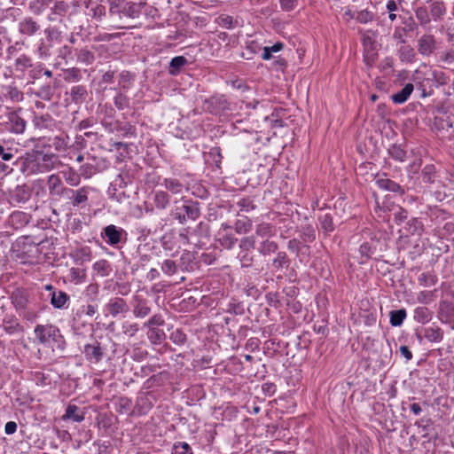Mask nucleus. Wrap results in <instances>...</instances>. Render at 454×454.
Returning <instances> with one entry per match:
<instances>
[{
	"mask_svg": "<svg viewBox=\"0 0 454 454\" xmlns=\"http://www.w3.org/2000/svg\"><path fill=\"white\" fill-rule=\"evenodd\" d=\"M16 167L26 176L43 174L54 169L59 163L54 153L31 150L15 160Z\"/></svg>",
	"mask_w": 454,
	"mask_h": 454,
	"instance_id": "nucleus-1",
	"label": "nucleus"
},
{
	"mask_svg": "<svg viewBox=\"0 0 454 454\" xmlns=\"http://www.w3.org/2000/svg\"><path fill=\"white\" fill-rule=\"evenodd\" d=\"M36 342L51 350L63 352L67 348V341L59 328L52 324L36 325L34 329Z\"/></svg>",
	"mask_w": 454,
	"mask_h": 454,
	"instance_id": "nucleus-2",
	"label": "nucleus"
},
{
	"mask_svg": "<svg viewBox=\"0 0 454 454\" xmlns=\"http://www.w3.org/2000/svg\"><path fill=\"white\" fill-rule=\"evenodd\" d=\"M170 215L180 224H184L189 220L196 221L200 215V203L192 200L175 201Z\"/></svg>",
	"mask_w": 454,
	"mask_h": 454,
	"instance_id": "nucleus-3",
	"label": "nucleus"
},
{
	"mask_svg": "<svg viewBox=\"0 0 454 454\" xmlns=\"http://www.w3.org/2000/svg\"><path fill=\"white\" fill-rule=\"evenodd\" d=\"M109 4V15L114 20L122 17L130 19L138 18L141 14V8L145 5L142 3L125 2L123 0H107Z\"/></svg>",
	"mask_w": 454,
	"mask_h": 454,
	"instance_id": "nucleus-4",
	"label": "nucleus"
},
{
	"mask_svg": "<svg viewBox=\"0 0 454 454\" xmlns=\"http://www.w3.org/2000/svg\"><path fill=\"white\" fill-rule=\"evenodd\" d=\"M109 167L110 161L106 158L88 153L79 171L84 179H89L98 173L106 171Z\"/></svg>",
	"mask_w": 454,
	"mask_h": 454,
	"instance_id": "nucleus-5",
	"label": "nucleus"
},
{
	"mask_svg": "<svg viewBox=\"0 0 454 454\" xmlns=\"http://www.w3.org/2000/svg\"><path fill=\"white\" fill-rule=\"evenodd\" d=\"M100 236L106 244L114 248H120L128 241V232L122 227L114 224L104 227Z\"/></svg>",
	"mask_w": 454,
	"mask_h": 454,
	"instance_id": "nucleus-6",
	"label": "nucleus"
},
{
	"mask_svg": "<svg viewBox=\"0 0 454 454\" xmlns=\"http://www.w3.org/2000/svg\"><path fill=\"white\" fill-rule=\"evenodd\" d=\"M92 191L93 189L88 185L75 190L69 188L65 195L67 204L75 210L85 209L89 206V195Z\"/></svg>",
	"mask_w": 454,
	"mask_h": 454,
	"instance_id": "nucleus-7",
	"label": "nucleus"
},
{
	"mask_svg": "<svg viewBox=\"0 0 454 454\" xmlns=\"http://www.w3.org/2000/svg\"><path fill=\"white\" fill-rule=\"evenodd\" d=\"M102 126L109 133H118L121 137H137V129L129 121L101 120Z\"/></svg>",
	"mask_w": 454,
	"mask_h": 454,
	"instance_id": "nucleus-8",
	"label": "nucleus"
},
{
	"mask_svg": "<svg viewBox=\"0 0 454 454\" xmlns=\"http://www.w3.org/2000/svg\"><path fill=\"white\" fill-rule=\"evenodd\" d=\"M104 139L103 134L98 131L88 130L84 131L83 134L75 136L74 145L79 149H87L88 147L94 149V145H96L98 148L105 150L106 148L102 144Z\"/></svg>",
	"mask_w": 454,
	"mask_h": 454,
	"instance_id": "nucleus-9",
	"label": "nucleus"
},
{
	"mask_svg": "<svg viewBox=\"0 0 454 454\" xmlns=\"http://www.w3.org/2000/svg\"><path fill=\"white\" fill-rule=\"evenodd\" d=\"M216 242L224 249H232L238 239L232 233V226L227 223H223L216 233Z\"/></svg>",
	"mask_w": 454,
	"mask_h": 454,
	"instance_id": "nucleus-10",
	"label": "nucleus"
},
{
	"mask_svg": "<svg viewBox=\"0 0 454 454\" xmlns=\"http://www.w3.org/2000/svg\"><path fill=\"white\" fill-rule=\"evenodd\" d=\"M70 10L69 3L64 0L55 1L50 8L46 20L51 23L62 24Z\"/></svg>",
	"mask_w": 454,
	"mask_h": 454,
	"instance_id": "nucleus-11",
	"label": "nucleus"
},
{
	"mask_svg": "<svg viewBox=\"0 0 454 454\" xmlns=\"http://www.w3.org/2000/svg\"><path fill=\"white\" fill-rule=\"evenodd\" d=\"M129 310V306L127 301L121 297H113L104 307V311L106 315L116 318L120 316H124Z\"/></svg>",
	"mask_w": 454,
	"mask_h": 454,
	"instance_id": "nucleus-12",
	"label": "nucleus"
},
{
	"mask_svg": "<svg viewBox=\"0 0 454 454\" xmlns=\"http://www.w3.org/2000/svg\"><path fill=\"white\" fill-rule=\"evenodd\" d=\"M132 312L136 318H145L151 313V302L143 295L135 294L131 301Z\"/></svg>",
	"mask_w": 454,
	"mask_h": 454,
	"instance_id": "nucleus-13",
	"label": "nucleus"
},
{
	"mask_svg": "<svg viewBox=\"0 0 454 454\" xmlns=\"http://www.w3.org/2000/svg\"><path fill=\"white\" fill-rule=\"evenodd\" d=\"M46 184L50 196L55 199L65 197L69 189L64 185L60 176L57 174L50 175L47 177Z\"/></svg>",
	"mask_w": 454,
	"mask_h": 454,
	"instance_id": "nucleus-14",
	"label": "nucleus"
},
{
	"mask_svg": "<svg viewBox=\"0 0 454 454\" xmlns=\"http://www.w3.org/2000/svg\"><path fill=\"white\" fill-rule=\"evenodd\" d=\"M82 353L87 361L98 364L103 359L105 348L99 341L94 340L91 343L84 345Z\"/></svg>",
	"mask_w": 454,
	"mask_h": 454,
	"instance_id": "nucleus-15",
	"label": "nucleus"
},
{
	"mask_svg": "<svg viewBox=\"0 0 454 454\" xmlns=\"http://www.w3.org/2000/svg\"><path fill=\"white\" fill-rule=\"evenodd\" d=\"M20 111L21 108H19L17 111H11L7 114L6 129L12 133L22 134L26 129L27 122L20 116L19 112Z\"/></svg>",
	"mask_w": 454,
	"mask_h": 454,
	"instance_id": "nucleus-16",
	"label": "nucleus"
},
{
	"mask_svg": "<svg viewBox=\"0 0 454 454\" xmlns=\"http://www.w3.org/2000/svg\"><path fill=\"white\" fill-rule=\"evenodd\" d=\"M31 198V190L27 184L17 185L9 192V200L12 206L24 204Z\"/></svg>",
	"mask_w": 454,
	"mask_h": 454,
	"instance_id": "nucleus-17",
	"label": "nucleus"
},
{
	"mask_svg": "<svg viewBox=\"0 0 454 454\" xmlns=\"http://www.w3.org/2000/svg\"><path fill=\"white\" fill-rule=\"evenodd\" d=\"M416 337L419 342L423 339L427 340L430 342H441L443 339V331L437 325H431L424 327L420 331L416 332Z\"/></svg>",
	"mask_w": 454,
	"mask_h": 454,
	"instance_id": "nucleus-18",
	"label": "nucleus"
},
{
	"mask_svg": "<svg viewBox=\"0 0 454 454\" xmlns=\"http://www.w3.org/2000/svg\"><path fill=\"white\" fill-rule=\"evenodd\" d=\"M155 397L151 393H143L137 398L133 413L138 416L145 415L154 405Z\"/></svg>",
	"mask_w": 454,
	"mask_h": 454,
	"instance_id": "nucleus-19",
	"label": "nucleus"
},
{
	"mask_svg": "<svg viewBox=\"0 0 454 454\" xmlns=\"http://www.w3.org/2000/svg\"><path fill=\"white\" fill-rule=\"evenodd\" d=\"M133 176L130 172L122 168L121 172L115 176V178L111 182L110 186L108 188L109 194H114L118 190L124 189L128 186V184H132Z\"/></svg>",
	"mask_w": 454,
	"mask_h": 454,
	"instance_id": "nucleus-20",
	"label": "nucleus"
},
{
	"mask_svg": "<svg viewBox=\"0 0 454 454\" xmlns=\"http://www.w3.org/2000/svg\"><path fill=\"white\" fill-rule=\"evenodd\" d=\"M18 30L20 35L31 37L41 30V25L33 17L27 16L19 22Z\"/></svg>",
	"mask_w": 454,
	"mask_h": 454,
	"instance_id": "nucleus-21",
	"label": "nucleus"
},
{
	"mask_svg": "<svg viewBox=\"0 0 454 454\" xmlns=\"http://www.w3.org/2000/svg\"><path fill=\"white\" fill-rule=\"evenodd\" d=\"M375 184L381 190L391 192L399 195L405 193L404 189L396 182L387 178L386 174L377 175L375 177Z\"/></svg>",
	"mask_w": 454,
	"mask_h": 454,
	"instance_id": "nucleus-22",
	"label": "nucleus"
},
{
	"mask_svg": "<svg viewBox=\"0 0 454 454\" xmlns=\"http://www.w3.org/2000/svg\"><path fill=\"white\" fill-rule=\"evenodd\" d=\"M207 110L213 114H221L229 110V102L223 95L211 97L206 101Z\"/></svg>",
	"mask_w": 454,
	"mask_h": 454,
	"instance_id": "nucleus-23",
	"label": "nucleus"
},
{
	"mask_svg": "<svg viewBox=\"0 0 454 454\" xmlns=\"http://www.w3.org/2000/svg\"><path fill=\"white\" fill-rule=\"evenodd\" d=\"M418 51L423 56H430L436 49V41L433 35H423L418 40Z\"/></svg>",
	"mask_w": 454,
	"mask_h": 454,
	"instance_id": "nucleus-24",
	"label": "nucleus"
},
{
	"mask_svg": "<svg viewBox=\"0 0 454 454\" xmlns=\"http://www.w3.org/2000/svg\"><path fill=\"white\" fill-rule=\"evenodd\" d=\"M85 7L89 11L88 15L93 20L101 22L106 17V8L100 3L93 0L85 1Z\"/></svg>",
	"mask_w": 454,
	"mask_h": 454,
	"instance_id": "nucleus-25",
	"label": "nucleus"
},
{
	"mask_svg": "<svg viewBox=\"0 0 454 454\" xmlns=\"http://www.w3.org/2000/svg\"><path fill=\"white\" fill-rule=\"evenodd\" d=\"M67 95L74 104L82 105L86 102L89 91L85 85L78 84L72 86Z\"/></svg>",
	"mask_w": 454,
	"mask_h": 454,
	"instance_id": "nucleus-26",
	"label": "nucleus"
},
{
	"mask_svg": "<svg viewBox=\"0 0 454 454\" xmlns=\"http://www.w3.org/2000/svg\"><path fill=\"white\" fill-rule=\"evenodd\" d=\"M32 122L35 129L39 130H52L56 126V121L49 114H35Z\"/></svg>",
	"mask_w": 454,
	"mask_h": 454,
	"instance_id": "nucleus-27",
	"label": "nucleus"
},
{
	"mask_svg": "<svg viewBox=\"0 0 454 454\" xmlns=\"http://www.w3.org/2000/svg\"><path fill=\"white\" fill-rule=\"evenodd\" d=\"M274 220L276 224L278 225L280 238L287 239L294 229V222L289 217L283 216L280 214H277Z\"/></svg>",
	"mask_w": 454,
	"mask_h": 454,
	"instance_id": "nucleus-28",
	"label": "nucleus"
},
{
	"mask_svg": "<svg viewBox=\"0 0 454 454\" xmlns=\"http://www.w3.org/2000/svg\"><path fill=\"white\" fill-rule=\"evenodd\" d=\"M74 55L76 63L83 66H90L95 61V54L88 47L75 48Z\"/></svg>",
	"mask_w": 454,
	"mask_h": 454,
	"instance_id": "nucleus-29",
	"label": "nucleus"
},
{
	"mask_svg": "<svg viewBox=\"0 0 454 454\" xmlns=\"http://www.w3.org/2000/svg\"><path fill=\"white\" fill-rule=\"evenodd\" d=\"M429 4V12L432 19L435 21L441 20L446 13V6L443 1L427 0Z\"/></svg>",
	"mask_w": 454,
	"mask_h": 454,
	"instance_id": "nucleus-30",
	"label": "nucleus"
},
{
	"mask_svg": "<svg viewBox=\"0 0 454 454\" xmlns=\"http://www.w3.org/2000/svg\"><path fill=\"white\" fill-rule=\"evenodd\" d=\"M290 264L291 260L287 254L284 251L278 252L271 262V267L276 272L282 271L284 269H287Z\"/></svg>",
	"mask_w": 454,
	"mask_h": 454,
	"instance_id": "nucleus-31",
	"label": "nucleus"
},
{
	"mask_svg": "<svg viewBox=\"0 0 454 454\" xmlns=\"http://www.w3.org/2000/svg\"><path fill=\"white\" fill-rule=\"evenodd\" d=\"M69 295L64 291H53L51 294V304L55 309H64L67 303L69 301Z\"/></svg>",
	"mask_w": 454,
	"mask_h": 454,
	"instance_id": "nucleus-32",
	"label": "nucleus"
},
{
	"mask_svg": "<svg viewBox=\"0 0 454 454\" xmlns=\"http://www.w3.org/2000/svg\"><path fill=\"white\" fill-rule=\"evenodd\" d=\"M278 244L270 240V239H263L257 247L258 253L262 256L270 255L271 254L278 253Z\"/></svg>",
	"mask_w": 454,
	"mask_h": 454,
	"instance_id": "nucleus-33",
	"label": "nucleus"
},
{
	"mask_svg": "<svg viewBox=\"0 0 454 454\" xmlns=\"http://www.w3.org/2000/svg\"><path fill=\"white\" fill-rule=\"evenodd\" d=\"M34 66L31 57L21 54L14 60L13 67L16 72L24 74L27 70L32 68Z\"/></svg>",
	"mask_w": 454,
	"mask_h": 454,
	"instance_id": "nucleus-34",
	"label": "nucleus"
},
{
	"mask_svg": "<svg viewBox=\"0 0 454 454\" xmlns=\"http://www.w3.org/2000/svg\"><path fill=\"white\" fill-rule=\"evenodd\" d=\"M63 178L65 182L73 187L78 186L81 184V179L82 177V175H81V171L77 172L73 168H68L66 170H63L62 172Z\"/></svg>",
	"mask_w": 454,
	"mask_h": 454,
	"instance_id": "nucleus-35",
	"label": "nucleus"
},
{
	"mask_svg": "<svg viewBox=\"0 0 454 454\" xmlns=\"http://www.w3.org/2000/svg\"><path fill=\"white\" fill-rule=\"evenodd\" d=\"M413 84L412 83H406L404 87L398 91L397 93H395L391 96V99L395 104H403L408 100L411 94L413 91Z\"/></svg>",
	"mask_w": 454,
	"mask_h": 454,
	"instance_id": "nucleus-36",
	"label": "nucleus"
},
{
	"mask_svg": "<svg viewBox=\"0 0 454 454\" xmlns=\"http://www.w3.org/2000/svg\"><path fill=\"white\" fill-rule=\"evenodd\" d=\"M18 153V150L10 146H4L0 144V160L4 162L12 163V165H15V160Z\"/></svg>",
	"mask_w": 454,
	"mask_h": 454,
	"instance_id": "nucleus-37",
	"label": "nucleus"
},
{
	"mask_svg": "<svg viewBox=\"0 0 454 454\" xmlns=\"http://www.w3.org/2000/svg\"><path fill=\"white\" fill-rule=\"evenodd\" d=\"M275 234V226L271 223L262 222L255 226V235L262 239H269Z\"/></svg>",
	"mask_w": 454,
	"mask_h": 454,
	"instance_id": "nucleus-38",
	"label": "nucleus"
},
{
	"mask_svg": "<svg viewBox=\"0 0 454 454\" xmlns=\"http://www.w3.org/2000/svg\"><path fill=\"white\" fill-rule=\"evenodd\" d=\"M387 153L390 158L398 162H403L407 158V153L401 145H391L387 149Z\"/></svg>",
	"mask_w": 454,
	"mask_h": 454,
	"instance_id": "nucleus-39",
	"label": "nucleus"
},
{
	"mask_svg": "<svg viewBox=\"0 0 454 454\" xmlns=\"http://www.w3.org/2000/svg\"><path fill=\"white\" fill-rule=\"evenodd\" d=\"M12 303L17 309H24L28 303V298L26 292L22 290H16L12 294Z\"/></svg>",
	"mask_w": 454,
	"mask_h": 454,
	"instance_id": "nucleus-40",
	"label": "nucleus"
},
{
	"mask_svg": "<svg viewBox=\"0 0 454 454\" xmlns=\"http://www.w3.org/2000/svg\"><path fill=\"white\" fill-rule=\"evenodd\" d=\"M4 98L12 102L18 103L24 99L23 92L14 85H8L4 87Z\"/></svg>",
	"mask_w": 454,
	"mask_h": 454,
	"instance_id": "nucleus-41",
	"label": "nucleus"
},
{
	"mask_svg": "<svg viewBox=\"0 0 454 454\" xmlns=\"http://www.w3.org/2000/svg\"><path fill=\"white\" fill-rule=\"evenodd\" d=\"M188 63V60L184 56L174 57L169 63L168 73L171 75H176L180 73L181 69Z\"/></svg>",
	"mask_w": 454,
	"mask_h": 454,
	"instance_id": "nucleus-42",
	"label": "nucleus"
},
{
	"mask_svg": "<svg viewBox=\"0 0 454 454\" xmlns=\"http://www.w3.org/2000/svg\"><path fill=\"white\" fill-rule=\"evenodd\" d=\"M153 202L158 209H166L170 203V197L164 191H158L154 193Z\"/></svg>",
	"mask_w": 454,
	"mask_h": 454,
	"instance_id": "nucleus-43",
	"label": "nucleus"
},
{
	"mask_svg": "<svg viewBox=\"0 0 454 454\" xmlns=\"http://www.w3.org/2000/svg\"><path fill=\"white\" fill-rule=\"evenodd\" d=\"M362 34V43L364 51H374L376 40L375 34L372 30L360 31Z\"/></svg>",
	"mask_w": 454,
	"mask_h": 454,
	"instance_id": "nucleus-44",
	"label": "nucleus"
},
{
	"mask_svg": "<svg viewBox=\"0 0 454 454\" xmlns=\"http://www.w3.org/2000/svg\"><path fill=\"white\" fill-rule=\"evenodd\" d=\"M413 318L418 323L426 324L432 319V313L427 307H418L414 310Z\"/></svg>",
	"mask_w": 454,
	"mask_h": 454,
	"instance_id": "nucleus-45",
	"label": "nucleus"
},
{
	"mask_svg": "<svg viewBox=\"0 0 454 454\" xmlns=\"http://www.w3.org/2000/svg\"><path fill=\"white\" fill-rule=\"evenodd\" d=\"M93 270L100 277H107L111 274L113 269L111 263L105 259L99 260L93 264Z\"/></svg>",
	"mask_w": 454,
	"mask_h": 454,
	"instance_id": "nucleus-46",
	"label": "nucleus"
},
{
	"mask_svg": "<svg viewBox=\"0 0 454 454\" xmlns=\"http://www.w3.org/2000/svg\"><path fill=\"white\" fill-rule=\"evenodd\" d=\"M147 338L153 345L161 343L166 339V334L162 329L159 327L148 328Z\"/></svg>",
	"mask_w": 454,
	"mask_h": 454,
	"instance_id": "nucleus-47",
	"label": "nucleus"
},
{
	"mask_svg": "<svg viewBox=\"0 0 454 454\" xmlns=\"http://www.w3.org/2000/svg\"><path fill=\"white\" fill-rule=\"evenodd\" d=\"M68 279L74 285H81L86 279L85 270L80 268H71L68 273Z\"/></svg>",
	"mask_w": 454,
	"mask_h": 454,
	"instance_id": "nucleus-48",
	"label": "nucleus"
},
{
	"mask_svg": "<svg viewBox=\"0 0 454 454\" xmlns=\"http://www.w3.org/2000/svg\"><path fill=\"white\" fill-rule=\"evenodd\" d=\"M404 229L410 235H421L423 231V223L419 218H411L406 222Z\"/></svg>",
	"mask_w": 454,
	"mask_h": 454,
	"instance_id": "nucleus-49",
	"label": "nucleus"
},
{
	"mask_svg": "<svg viewBox=\"0 0 454 454\" xmlns=\"http://www.w3.org/2000/svg\"><path fill=\"white\" fill-rule=\"evenodd\" d=\"M46 40L49 43L62 41V31L57 26H49L44 29Z\"/></svg>",
	"mask_w": 454,
	"mask_h": 454,
	"instance_id": "nucleus-50",
	"label": "nucleus"
},
{
	"mask_svg": "<svg viewBox=\"0 0 454 454\" xmlns=\"http://www.w3.org/2000/svg\"><path fill=\"white\" fill-rule=\"evenodd\" d=\"M414 12L416 19L422 27L427 26L431 22V15L427 7H417Z\"/></svg>",
	"mask_w": 454,
	"mask_h": 454,
	"instance_id": "nucleus-51",
	"label": "nucleus"
},
{
	"mask_svg": "<svg viewBox=\"0 0 454 454\" xmlns=\"http://www.w3.org/2000/svg\"><path fill=\"white\" fill-rule=\"evenodd\" d=\"M301 243H312L316 239L315 229L308 224L303 226L300 231V239Z\"/></svg>",
	"mask_w": 454,
	"mask_h": 454,
	"instance_id": "nucleus-52",
	"label": "nucleus"
},
{
	"mask_svg": "<svg viewBox=\"0 0 454 454\" xmlns=\"http://www.w3.org/2000/svg\"><path fill=\"white\" fill-rule=\"evenodd\" d=\"M118 79H119V86L122 90H127L132 86L134 79H135V75L132 73H130L129 71L124 70L119 74Z\"/></svg>",
	"mask_w": 454,
	"mask_h": 454,
	"instance_id": "nucleus-53",
	"label": "nucleus"
},
{
	"mask_svg": "<svg viewBox=\"0 0 454 454\" xmlns=\"http://www.w3.org/2000/svg\"><path fill=\"white\" fill-rule=\"evenodd\" d=\"M79 408L74 404H69L67 409L66 412L63 416V419H72L74 422H82L84 420V414H78L77 411Z\"/></svg>",
	"mask_w": 454,
	"mask_h": 454,
	"instance_id": "nucleus-54",
	"label": "nucleus"
},
{
	"mask_svg": "<svg viewBox=\"0 0 454 454\" xmlns=\"http://www.w3.org/2000/svg\"><path fill=\"white\" fill-rule=\"evenodd\" d=\"M252 221L248 218L238 219L236 220L233 225V228L237 234H247L252 230Z\"/></svg>",
	"mask_w": 454,
	"mask_h": 454,
	"instance_id": "nucleus-55",
	"label": "nucleus"
},
{
	"mask_svg": "<svg viewBox=\"0 0 454 454\" xmlns=\"http://www.w3.org/2000/svg\"><path fill=\"white\" fill-rule=\"evenodd\" d=\"M162 185L173 194L180 193L184 188L183 184L176 178H165Z\"/></svg>",
	"mask_w": 454,
	"mask_h": 454,
	"instance_id": "nucleus-56",
	"label": "nucleus"
},
{
	"mask_svg": "<svg viewBox=\"0 0 454 454\" xmlns=\"http://www.w3.org/2000/svg\"><path fill=\"white\" fill-rule=\"evenodd\" d=\"M418 281L419 285L424 287H431L436 284L437 277L434 273L430 271L423 272L418 278Z\"/></svg>",
	"mask_w": 454,
	"mask_h": 454,
	"instance_id": "nucleus-57",
	"label": "nucleus"
},
{
	"mask_svg": "<svg viewBox=\"0 0 454 454\" xmlns=\"http://www.w3.org/2000/svg\"><path fill=\"white\" fill-rule=\"evenodd\" d=\"M82 71L77 67L67 68L64 71V80L67 82H78L82 80Z\"/></svg>",
	"mask_w": 454,
	"mask_h": 454,
	"instance_id": "nucleus-58",
	"label": "nucleus"
},
{
	"mask_svg": "<svg viewBox=\"0 0 454 454\" xmlns=\"http://www.w3.org/2000/svg\"><path fill=\"white\" fill-rule=\"evenodd\" d=\"M389 316L390 325L392 326H400L403 323V320L406 318L407 313L404 309H401L390 311Z\"/></svg>",
	"mask_w": 454,
	"mask_h": 454,
	"instance_id": "nucleus-59",
	"label": "nucleus"
},
{
	"mask_svg": "<svg viewBox=\"0 0 454 454\" xmlns=\"http://www.w3.org/2000/svg\"><path fill=\"white\" fill-rule=\"evenodd\" d=\"M2 327L6 333L11 335L20 330V325L17 322L16 319L11 317L4 318Z\"/></svg>",
	"mask_w": 454,
	"mask_h": 454,
	"instance_id": "nucleus-60",
	"label": "nucleus"
},
{
	"mask_svg": "<svg viewBox=\"0 0 454 454\" xmlns=\"http://www.w3.org/2000/svg\"><path fill=\"white\" fill-rule=\"evenodd\" d=\"M132 401L127 396H120L115 402V409L119 413H125L131 408Z\"/></svg>",
	"mask_w": 454,
	"mask_h": 454,
	"instance_id": "nucleus-61",
	"label": "nucleus"
},
{
	"mask_svg": "<svg viewBox=\"0 0 454 454\" xmlns=\"http://www.w3.org/2000/svg\"><path fill=\"white\" fill-rule=\"evenodd\" d=\"M423 183L433 184L435 180V168L434 165H426L421 171Z\"/></svg>",
	"mask_w": 454,
	"mask_h": 454,
	"instance_id": "nucleus-62",
	"label": "nucleus"
},
{
	"mask_svg": "<svg viewBox=\"0 0 454 454\" xmlns=\"http://www.w3.org/2000/svg\"><path fill=\"white\" fill-rule=\"evenodd\" d=\"M160 269L165 275L173 276L177 272L178 265L175 261L166 259L161 262Z\"/></svg>",
	"mask_w": 454,
	"mask_h": 454,
	"instance_id": "nucleus-63",
	"label": "nucleus"
},
{
	"mask_svg": "<svg viewBox=\"0 0 454 454\" xmlns=\"http://www.w3.org/2000/svg\"><path fill=\"white\" fill-rule=\"evenodd\" d=\"M169 340L176 345L182 346L187 341V335L180 328L173 330L169 334Z\"/></svg>",
	"mask_w": 454,
	"mask_h": 454,
	"instance_id": "nucleus-64",
	"label": "nucleus"
}]
</instances>
